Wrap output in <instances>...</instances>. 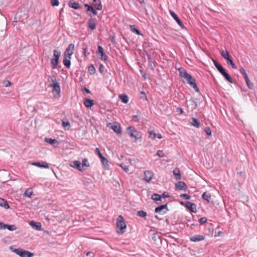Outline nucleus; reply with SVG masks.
Segmentation results:
<instances>
[{
	"instance_id": "f704fd0d",
	"label": "nucleus",
	"mask_w": 257,
	"mask_h": 257,
	"mask_svg": "<svg viewBox=\"0 0 257 257\" xmlns=\"http://www.w3.org/2000/svg\"><path fill=\"white\" fill-rule=\"evenodd\" d=\"M5 228H7L8 230H9L10 231H13V230L17 229V228L15 226V225H14V224L9 225V224H5Z\"/></svg>"
},
{
	"instance_id": "c85d7f7f",
	"label": "nucleus",
	"mask_w": 257,
	"mask_h": 257,
	"mask_svg": "<svg viewBox=\"0 0 257 257\" xmlns=\"http://www.w3.org/2000/svg\"><path fill=\"white\" fill-rule=\"evenodd\" d=\"M190 123L192 125L195 126L197 128H199L200 127V124L197 119L192 117L191 119Z\"/></svg>"
},
{
	"instance_id": "69168bd1",
	"label": "nucleus",
	"mask_w": 257,
	"mask_h": 257,
	"mask_svg": "<svg viewBox=\"0 0 257 257\" xmlns=\"http://www.w3.org/2000/svg\"><path fill=\"white\" fill-rule=\"evenodd\" d=\"M133 119L135 122H139V121L138 116L137 115H133Z\"/></svg>"
},
{
	"instance_id": "864d4df0",
	"label": "nucleus",
	"mask_w": 257,
	"mask_h": 257,
	"mask_svg": "<svg viewBox=\"0 0 257 257\" xmlns=\"http://www.w3.org/2000/svg\"><path fill=\"white\" fill-rule=\"evenodd\" d=\"M224 77L228 82L231 83H233L232 78L227 73L225 75V76H224Z\"/></svg>"
},
{
	"instance_id": "39448f33",
	"label": "nucleus",
	"mask_w": 257,
	"mask_h": 257,
	"mask_svg": "<svg viewBox=\"0 0 257 257\" xmlns=\"http://www.w3.org/2000/svg\"><path fill=\"white\" fill-rule=\"evenodd\" d=\"M13 251L20 255L21 257H32L34 255L33 253L22 248L14 249L13 250Z\"/></svg>"
},
{
	"instance_id": "6ab92c4d",
	"label": "nucleus",
	"mask_w": 257,
	"mask_h": 257,
	"mask_svg": "<svg viewBox=\"0 0 257 257\" xmlns=\"http://www.w3.org/2000/svg\"><path fill=\"white\" fill-rule=\"evenodd\" d=\"M71 57L69 56H64V59L63 61V64L67 68H69L71 65Z\"/></svg>"
},
{
	"instance_id": "4468645a",
	"label": "nucleus",
	"mask_w": 257,
	"mask_h": 257,
	"mask_svg": "<svg viewBox=\"0 0 257 257\" xmlns=\"http://www.w3.org/2000/svg\"><path fill=\"white\" fill-rule=\"evenodd\" d=\"M89 16L91 17L90 19L87 22L88 27L91 29V30H94L96 29V25L95 22V20L92 18V15L89 14Z\"/></svg>"
},
{
	"instance_id": "4c0bfd02",
	"label": "nucleus",
	"mask_w": 257,
	"mask_h": 257,
	"mask_svg": "<svg viewBox=\"0 0 257 257\" xmlns=\"http://www.w3.org/2000/svg\"><path fill=\"white\" fill-rule=\"evenodd\" d=\"M130 26L131 31L133 33L137 35H141V33H140V31L136 28V26L135 25H130Z\"/></svg>"
},
{
	"instance_id": "8fccbe9b",
	"label": "nucleus",
	"mask_w": 257,
	"mask_h": 257,
	"mask_svg": "<svg viewBox=\"0 0 257 257\" xmlns=\"http://www.w3.org/2000/svg\"><path fill=\"white\" fill-rule=\"evenodd\" d=\"M213 62L214 66L218 70L222 67V66L216 60L213 59Z\"/></svg>"
},
{
	"instance_id": "774afa93",
	"label": "nucleus",
	"mask_w": 257,
	"mask_h": 257,
	"mask_svg": "<svg viewBox=\"0 0 257 257\" xmlns=\"http://www.w3.org/2000/svg\"><path fill=\"white\" fill-rule=\"evenodd\" d=\"M162 197L165 198H167V197H169V195L168 194V193H167V192H164L162 195Z\"/></svg>"
},
{
	"instance_id": "c9c22d12",
	"label": "nucleus",
	"mask_w": 257,
	"mask_h": 257,
	"mask_svg": "<svg viewBox=\"0 0 257 257\" xmlns=\"http://www.w3.org/2000/svg\"><path fill=\"white\" fill-rule=\"evenodd\" d=\"M88 70L91 75H93L96 71L95 67L93 64L90 65L88 67Z\"/></svg>"
},
{
	"instance_id": "09e8293b",
	"label": "nucleus",
	"mask_w": 257,
	"mask_h": 257,
	"mask_svg": "<svg viewBox=\"0 0 257 257\" xmlns=\"http://www.w3.org/2000/svg\"><path fill=\"white\" fill-rule=\"evenodd\" d=\"M213 62L214 66L218 70L222 67V66L216 60L213 59Z\"/></svg>"
},
{
	"instance_id": "6e6552de",
	"label": "nucleus",
	"mask_w": 257,
	"mask_h": 257,
	"mask_svg": "<svg viewBox=\"0 0 257 257\" xmlns=\"http://www.w3.org/2000/svg\"><path fill=\"white\" fill-rule=\"evenodd\" d=\"M96 54L99 58L104 61H106L107 56L104 52L103 49L101 46H98L96 51Z\"/></svg>"
},
{
	"instance_id": "a211bd4d",
	"label": "nucleus",
	"mask_w": 257,
	"mask_h": 257,
	"mask_svg": "<svg viewBox=\"0 0 257 257\" xmlns=\"http://www.w3.org/2000/svg\"><path fill=\"white\" fill-rule=\"evenodd\" d=\"M153 177V173L149 171H146L144 172V180L147 182H149L152 179Z\"/></svg>"
},
{
	"instance_id": "cd10ccee",
	"label": "nucleus",
	"mask_w": 257,
	"mask_h": 257,
	"mask_svg": "<svg viewBox=\"0 0 257 257\" xmlns=\"http://www.w3.org/2000/svg\"><path fill=\"white\" fill-rule=\"evenodd\" d=\"M179 72L180 77L184 79H185L189 75V74L185 70L182 68H179Z\"/></svg>"
},
{
	"instance_id": "9d476101",
	"label": "nucleus",
	"mask_w": 257,
	"mask_h": 257,
	"mask_svg": "<svg viewBox=\"0 0 257 257\" xmlns=\"http://www.w3.org/2000/svg\"><path fill=\"white\" fill-rule=\"evenodd\" d=\"M74 45L72 43L69 45L68 47L66 48L65 52H64V56H70L71 57L72 55L74 53Z\"/></svg>"
},
{
	"instance_id": "ddd939ff",
	"label": "nucleus",
	"mask_w": 257,
	"mask_h": 257,
	"mask_svg": "<svg viewBox=\"0 0 257 257\" xmlns=\"http://www.w3.org/2000/svg\"><path fill=\"white\" fill-rule=\"evenodd\" d=\"M171 16L174 18V19L176 21L177 24L180 26L181 28H184V26L183 23L181 22V21L178 17L177 15L173 11L170 10L169 11Z\"/></svg>"
},
{
	"instance_id": "58836bf2",
	"label": "nucleus",
	"mask_w": 257,
	"mask_h": 257,
	"mask_svg": "<svg viewBox=\"0 0 257 257\" xmlns=\"http://www.w3.org/2000/svg\"><path fill=\"white\" fill-rule=\"evenodd\" d=\"M152 239L156 241V242H157L158 241H161V237L160 236L157 234V233H154L152 234Z\"/></svg>"
},
{
	"instance_id": "680f3d73",
	"label": "nucleus",
	"mask_w": 257,
	"mask_h": 257,
	"mask_svg": "<svg viewBox=\"0 0 257 257\" xmlns=\"http://www.w3.org/2000/svg\"><path fill=\"white\" fill-rule=\"evenodd\" d=\"M157 155L160 157H163L165 156L164 152L162 150L158 151L157 152Z\"/></svg>"
},
{
	"instance_id": "7ed1b4c3",
	"label": "nucleus",
	"mask_w": 257,
	"mask_h": 257,
	"mask_svg": "<svg viewBox=\"0 0 257 257\" xmlns=\"http://www.w3.org/2000/svg\"><path fill=\"white\" fill-rule=\"evenodd\" d=\"M61 55V52L57 50L53 51V58L51 60V65L53 69H55L57 68L59 59Z\"/></svg>"
},
{
	"instance_id": "423d86ee",
	"label": "nucleus",
	"mask_w": 257,
	"mask_h": 257,
	"mask_svg": "<svg viewBox=\"0 0 257 257\" xmlns=\"http://www.w3.org/2000/svg\"><path fill=\"white\" fill-rule=\"evenodd\" d=\"M185 79L187 83L193 87L196 92H199V88L197 86L196 80L191 75L189 74Z\"/></svg>"
},
{
	"instance_id": "a878e982",
	"label": "nucleus",
	"mask_w": 257,
	"mask_h": 257,
	"mask_svg": "<svg viewBox=\"0 0 257 257\" xmlns=\"http://www.w3.org/2000/svg\"><path fill=\"white\" fill-rule=\"evenodd\" d=\"M33 165L41 168H48L49 167V164L44 162H43L42 163L34 162L33 163Z\"/></svg>"
},
{
	"instance_id": "79ce46f5",
	"label": "nucleus",
	"mask_w": 257,
	"mask_h": 257,
	"mask_svg": "<svg viewBox=\"0 0 257 257\" xmlns=\"http://www.w3.org/2000/svg\"><path fill=\"white\" fill-rule=\"evenodd\" d=\"M240 73L242 75L244 79H246L248 77L246 73L245 70L243 67H240L239 69Z\"/></svg>"
},
{
	"instance_id": "4d7b16f0",
	"label": "nucleus",
	"mask_w": 257,
	"mask_h": 257,
	"mask_svg": "<svg viewBox=\"0 0 257 257\" xmlns=\"http://www.w3.org/2000/svg\"><path fill=\"white\" fill-rule=\"evenodd\" d=\"M119 166H120L122 168V169L123 170V171L124 172H128V168L127 166H126V165H124L122 164H119Z\"/></svg>"
},
{
	"instance_id": "ea45409f",
	"label": "nucleus",
	"mask_w": 257,
	"mask_h": 257,
	"mask_svg": "<svg viewBox=\"0 0 257 257\" xmlns=\"http://www.w3.org/2000/svg\"><path fill=\"white\" fill-rule=\"evenodd\" d=\"M82 168H83L84 167H88L90 166L89 163L88 162V159L86 158H84L82 160V165H81Z\"/></svg>"
},
{
	"instance_id": "f3484780",
	"label": "nucleus",
	"mask_w": 257,
	"mask_h": 257,
	"mask_svg": "<svg viewBox=\"0 0 257 257\" xmlns=\"http://www.w3.org/2000/svg\"><path fill=\"white\" fill-rule=\"evenodd\" d=\"M175 188L180 190H186L187 188V185L184 182L178 181L175 184Z\"/></svg>"
},
{
	"instance_id": "603ef678",
	"label": "nucleus",
	"mask_w": 257,
	"mask_h": 257,
	"mask_svg": "<svg viewBox=\"0 0 257 257\" xmlns=\"http://www.w3.org/2000/svg\"><path fill=\"white\" fill-rule=\"evenodd\" d=\"M181 198H182L185 199L189 200L190 199L191 197V196L187 194H181L180 195Z\"/></svg>"
},
{
	"instance_id": "2eb2a0df",
	"label": "nucleus",
	"mask_w": 257,
	"mask_h": 257,
	"mask_svg": "<svg viewBox=\"0 0 257 257\" xmlns=\"http://www.w3.org/2000/svg\"><path fill=\"white\" fill-rule=\"evenodd\" d=\"M185 207L192 212H196V205L190 201L185 202Z\"/></svg>"
},
{
	"instance_id": "0e129e2a",
	"label": "nucleus",
	"mask_w": 257,
	"mask_h": 257,
	"mask_svg": "<svg viewBox=\"0 0 257 257\" xmlns=\"http://www.w3.org/2000/svg\"><path fill=\"white\" fill-rule=\"evenodd\" d=\"M86 256H90V257H94V253L93 252L91 251H88L86 253Z\"/></svg>"
},
{
	"instance_id": "e2e57ef3",
	"label": "nucleus",
	"mask_w": 257,
	"mask_h": 257,
	"mask_svg": "<svg viewBox=\"0 0 257 257\" xmlns=\"http://www.w3.org/2000/svg\"><path fill=\"white\" fill-rule=\"evenodd\" d=\"M104 67L102 64H100L99 67V71L101 73L103 74L104 72Z\"/></svg>"
},
{
	"instance_id": "1a4fd4ad",
	"label": "nucleus",
	"mask_w": 257,
	"mask_h": 257,
	"mask_svg": "<svg viewBox=\"0 0 257 257\" xmlns=\"http://www.w3.org/2000/svg\"><path fill=\"white\" fill-rule=\"evenodd\" d=\"M70 166L81 172H83L85 170L82 168L80 162L77 160L71 162Z\"/></svg>"
},
{
	"instance_id": "aec40b11",
	"label": "nucleus",
	"mask_w": 257,
	"mask_h": 257,
	"mask_svg": "<svg viewBox=\"0 0 257 257\" xmlns=\"http://www.w3.org/2000/svg\"><path fill=\"white\" fill-rule=\"evenodd\" d=\"M45 140L46 142L53 145L55 147H57L59 145V142L56 139L46 138Z\"/></svg>"
},
{
	"instance_id": "6e6d98bb",
	"label": "nucleus",
	"mask_w": 257,
	"mask_h": 257,
	"mask_svg": "<svg viewBox=\"0 0 257 257\" xmlns=\"http://www.w3.org/2000/svg\"><path fill=\"white\" fill-rule=\"evenodd\" d=\"M204 132L208 136H211V131L210 128L209 127H206L204 128Z\"/></svg>"
},
{
	"instance_id": "5701e85b",
	"label": "nucleus",
	"mask_w": 257,
	"mask_h": 257,
	"mask_svg": "<svg viewBox=\"0 0 257 257\" xmlns=\"http://www.w3.org/2000/svg\"><path fill=\"white\" fill-rule=\"evenodd\" d=\"M84 104L86 107H91L94 104V100L89 98L84 99Z\"/></svg>"
},
{
	"instance_id": "49530a36",
	"label": "nucleus",
	"mask_w": 257,
	"mask_h": 257,
	"mask_svg": "<svg viewBox=\"0 0 257 257\" xmlns=\"http://www.w3.org/2000/svg\"><path fill=\"white\" fill-rule=\"evenodd\" d=\"M213 62L214 66L218 70L222 67V66L216 60L213 59Z\"/></svg>"
},
{
	"instance_id": "dca6fc26",
	"label": "nucleus",
	"mask_w": 257,
	"mask_h": 257,
	"mask_svg": "<svg viewBox=\"0 0 257 257\" xmlns=\"http://www.w3.org/2000/svg\"><path fill=\"white\" fill-rule=\"evenodd\" d=\"M29 224L35 229L39 231L42 230V224L40 222H35L34 221H31L30 222Z\"/></svg>"
},
{
	"instance_id": "20e7f679",
	"label": "nucleus",
	"mask_w": 257,
	"mask_h": 257,
	"mask_svg": "<svg viewBox=\"0 0 257 257\" xmlns=\"http://www.w3.org/2000/svg\"><path fill=\"white\" fill-rule=\"evenodd\" d=\"M116 224L117 227L119 229L118 232L120 234L123 233L125 231L126 224L122 215H120L118 216L117 219Z\"/></svg>"
},
{
	"instance_id": "bb28decb",
	"label": "nucleus",
	"mask_w": 257,
	"mask_h": 257,
	"mask_svg": "<svg viewBox=\"0 0 257 257\" xmlns=\"http://www.w3.org/2000/svg\"><path fill=\"white\" fill-rule=\"evenodd\" d=\"M0 206L3 207L6 209H8L10 208V206L7 202V201L2 198H0Z\"/></svg>"
},
{
	"instance_id": "338daca9",
	"label": "nucleus",
	"mask_w": 257,
	"mask_h": 257,
	"mask_svg": "<svg viewBox=\"0 0 257 257\" xmlns=\"http://www.w3.org/2000/svg\"><path fill=\"white\" fill-rule=\"evenodd\" d=\"M83 50L84 51V54L85 57H86L87 55L89 54V53H87V48L86 47L83 48Z\"/></svg>"
},
{
	"instance_id": "473e14b6",
	"label": "nucleus",
	"mask_w": 257,
	"mask_h": 257,
	"mask_svg": "<svg viewBox=\"0 0 257 257\" xmlns=\"http://www.w3.org/2000/svg\"><path fill=\"white\" fill-rule=\"evenodd\" d=\"M52 87H53V90L55 91L57 94L60 95L61 89L59 84L55 83Z\"/></svg>"
},
{
	"instance_id": "a18cd8bd",
	"label": "nucleus",
	"mask_w": 257,
	"mask_h": 257,
	"mask_svg": "<svg viewBox=\"0 0 257 257\" xmlns=\"http://www.w3.org/2000/svg\"><path fill=\"white\" fill-rule=\"evenodd\" d=\"M213 62L214 66L218 70L222 67V66L216 60L213 59Z\"/></svg>"
},
{
	"instance_id": "13d9d810",
	"label": "nucleus",
	"mask_w": 257,
	"mask_h": 257,
	"mask_svg": "<svg viewBox=\"0 0 257 257\" xmlns=\"http://www.w3.org/2000/svg\"><path fill=\"white\" fill-rule=\"evenodd\" d=\"M3 85L5 87L10 86L11 85V82L10 81H9V80H5V81H4L3 82Z\"/></svg>"
},
{
	"instance_id": "5fc2aeb1",
	"label": "nucleus",
	"mask_w": 257,
	"mask_h": 257,
	"mask_svg": "<svg viewBox=\"0 0 257 257\" xmlns=\"http://www.w3.org/2000/svg\"><path fill=\"white\" fill-rule=\"evenodd\" d=\"M51 3L52 6L55 7L59 5V2L58 0H51Z\"/></svg>"
},
{
	"instance_id": "052dcab7",
	"label": "nucleus",
	"mask_w": 257,
	"mask_h": 257,
	"mask_svg": "<svg viewBox=\"0 0 257 257\" xmlns=\"http://www.w3.org/2000/svg\"><path fill=\"white\" fill-rule=\"evenodd\" d=\"M207 218L205 217H201L200 219H199V222L201 224H204L206 222H207Z\"/></svg>"
},
{
	"instance_id": "a19ab883",
	"label": "nucleus",
	"mask_w": 257,
	"mask_h": 257,
	"mask_svg": "<svg viewBox=\"0 0 257 257\" xmlns=\"http://www.w3.org/2000/svg\"><path fill=\"white\" fill-rule=\"evenodd\" d=\"M137 215L138 216L145 218L146 217L147 214L146 212L143 210H140L137 212Z\"/></svg>"
},
{
	"instance_id": "7c9ffc66",
	"label": "nucleus",
	"mask_w": 257,
	"mask_h": 257,
	"mask_svg": "<svg viewBox=\"0 0 257 257\" xmlns=\"http://www.w3.org/2000/svg\"><path fill=\"white\" fill-rule=\"evenodd\" d=\"M121 101L124 103H127L128 101V97L125 94H121L119 95Z\"/></svg>"
},
{
	"instance_id": "e433bc0d",
	"label": "nucleus",
	"mask_w": 257,
	"mask_h": 257,
	"mask_svg": "<svg viewBox=\"0 0 257 257\" xmlns=\"http://www.w3.org/2000/svg\"><path fill=\"white\" fill-rule=\"evenodd\" d=\"M151 198L154 201H162L161 196L157 193H154Z\"/></svg>"
},
{
	"instance_id": "f03ea898",
	"label": "nucleus",
	"mask_w": 257,
	"mask_h": 257,
	"mask_svg": "<svg viewBox=\"0 0 257 257\" xmlns=\"http://www.w3.org/2000/svg\"><path fill=\"white\" fill-rule=\"evenodd\" d=\"M221 56L226 60L228 65H230L233 69H236L237 67L234 63L232 59L230 56L229 52L226 50H221L220 51Z\"/></svg>"
},
{
	"instance_id": "c03bdc74",
	"label": "nucleus",
	"mask_w": 257,
	"mask_h": 257,
	"mask_svg": "<svg viewBox=\"0 0 257 257\" xmlns=\"http://www.w3.org/2000/svg\"><path fill=\"white\" fill-rule=\"evenodd\" d=\"M86 11L87 12H91L93 16H95L97 14V11L93 8L92 6L89 7V9H87Z\"/></svg>"
},
{
	"instance_id": "0eeeda50",
	"label": "nucleus",
	"mask_w": 257,
	"mask_h": 257,
	"mask_svg": "<svg viewBox=\"0 0 257 257\" xmlns=\"http://www.w3.org/2000/svg\"><path fill=\"white\" fill-rule=\"evenodd\" d=\"M168 210L169 209L167 204L160 205L157 207L155 209V212L160 214H164L168 211Z\"/></svg>"
},
{
	"instance_id": "c756f323",
	"label": "nucleus",
	"mask_w": 257,
	"mask_h": 257,
	"mask_svg": "<svg viewBox=\"0 0 257 257\" xmlns=\"http://www.w3.org/2000/svg\"><path fill=\"white\" fill-rule=\"evenodd\" d=\"M94 3V6L98 10H101L102 9V6L100 0H93Z\"/></svg>"
},
{
	"instance_id": "72a5a7b5",
	"label": "nucleus",
	"mask_w": 257,
	"mask_h": 257,
	"mask_svg": "<svg viewBox=\"0 0 257 257\" xmlns=\"http://www.w3.org/2000/svg\"><path fill=\"white\" fill-rule=\"evenodd\" d=\"M202 198L207 201V202H209L211 199V195L209 193H207V192H204L202 194Z\"/></svg>"
},
{
	"instance_id": "bf43d9fd",
	"label": "nucleus",
	"mask_w": 257,
	"mask_h": 257,
	"mask_svg": "<svg viewBox=\"0 0 257 257\" xmlns=\"http://www.w3.org/2000/svg\"><path fill=\"white\" fill-rule=\"evenodd\" d=\"M62 125L64 127H66V126L70 127V124L68 121H62Z\"/></svg>"
},
{
	"instance_id": "2f4dec72",
	"label": "nucleus",
	"mask_w": 257,
	"mask_h": 257,
	"mask_svg": "<svg viewBox=\"0 0 257 257\" xmlns=\"http://www.w3.org/2000/svg\"><path fill=\"white\" fill-rule=\"evenodd\" d=\"M33 195V191L31 188L27 189L23 194L24 196H27L31 198Z\"/></svg>"
},
{
	"instance_id": "9b49d317",
	"label": "nucleus",
	"mask_w": 257,
	"mask_h": 257,
	"mask_svg": "<svg viewBox=\"0 0 257 257\" xmlns=\"http://www.w3.org/2000/svg\"><path fill=\"white\" fill-rule=\"evenodd\" d=\"M109 125L111 126V128L112 129L114 132L117 134H120L121 133V127L119 124L116 122L109 123Z\"/></svg>"
},
{
	"instance_id": "b1692460",
	"label": "nucleus",
	"mask_w": 257,
	"mask_h": 257,
	"mask_svg": "<svg viewBox=\"0 0 257 257\" xmlns=\"http://www.w3.org/2000/svg\"><path fill=\"white\" fill-rule=\"evenodd\" d=\"M47 80L51 83L50 85L51 87L53 86L55 83H58L57 81L56 78L54 75L49 76Z\"/></svg>"
},
{
	"instance_id": "3c124183",
	"label": "nucleus",
	"mask_w": 257,
	"mask_h": 257,
	"mask_svg": "<svg viewBox=\"0 0 257 257\" xmlns=\"http://www.w3.org/2000/svg\"><path fill=\"white\" fill-rule=\"evenodd\" d=\"M149 138L155 139L156 138V134L153 131H150L149 132Z\"/></svg>"
},
{
	"instance_id": "393cba45",
	"label": "nucleus",
	"mask_w": 257,
	"mask_h": 257,
	"mask_svg": "<svg viewBox=\"0 0 257 257\" xmlns=\"http://www.w3.org/2000/svg\"><path fill=\"white\" fill-rule=\"evenodd\" d=\"M68 6L69 7L73 8L75 10L79 9L80 8V6L78 3L75 2L73 1H70L68 3Z\"/></svg>"
},
{
	"instance_id": "de8ad7c7",
	"label": "nucleus",
	"mask_w": 257,
	"mask_h": 257,
	"mask_svg": "<svg viewBox=\"0 0 257 257\" xmlns=\"http://www.w3.org/2000/svg\"><path fill=\"white\" fill-rule=\"evenodd\" d=\"M213 62L214 66L218 70L222 67V66L216 60L213 59Z\"/></svg>"
},
{
	"instance_id": "412c9836",
	"label": "nucleus",
	"mask_w": 257,
	"mask_h": 257,
	"mask_svg": "<svg viewBox=\"0 0 257 257\" xmlns=\"http://www.w3.org/2000/svg\"><path fill=\"white\" fill-rule=\"evenodd\" d=\"M204 239V236L201 235H195L190 237V240L193 242L201 241Z\"/></svg>"
},
{
	"instance_id": "4be33fe9",
	"label": "nucleus",
	"mask_w": 257,
	"mask_h": 257,
	"mask_svg": "<svg viewBox=\"0 0 257 257\" xmlns=\"http://www.w3.org/2000/svg\"><path fill=\"white\" fill-rule=\"evenodd\" d=\"M173 173L176 180H180L181 179L180 171L178 168H175L173 171Z\"/></svg>"
},
{
	"instance_id": "37998d69",
	"label": "nucleus",
	"mask_w": 257,
	"mask_h": 257,
	"mask_svg": "<svg viewBox=\"0 0 257 257\" xmlns=\"http://www.w3.org/2000/svg\"><path fill=\"white\" fill-rule=\"evenodd\" d=\"M244 79L245 80V82H246L247 87L249 89H252L253 87V86L252 83L249 80V79H248V77H247L246 79Z\"/></svg>"
},
{
	"instance_id": "f257e3e1",
	"label": "nucleus",
	"mask_w": 257,
	"mask_h": 257,
	"mask_svg": "<svg viewBox=\"0 0 257 257\" xmlns=\"http://www.w3.org/2000/svg\"><path fill=\"white\" fill-rule=\"evenodd\" d=\"M128 131V134L131 138H134L133 142H136L137 140L142 139V134L138 131L134 126H130L127 128Z\"/></svg>"
},
{
	"instance_id": "f8f14e48",
	"label": "nucleus",
	"mask_w": 257,
	"mask_h": 257,
	"mask_svg": "<svg viewBox=\"0 0 257 257\" xmlns=\"http://www.w3.org/2000/svg\"><path fill=\"white\" fill-rule=\"evenodd\" d=\"M95 153L98 155V157L101 159V162L103 165H108V160L105 158L100 152L99 148H97L95 149Z\"/></svg>"
}]
</instances>
